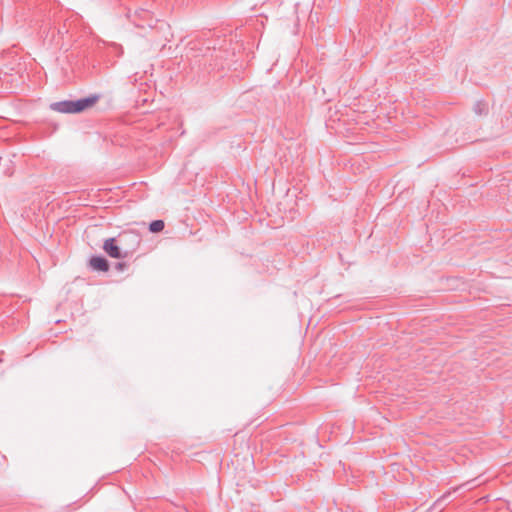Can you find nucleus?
Returning a JSON list of instances; mask_svg holds the SVG:
<instances>
[{
	"label": "nucleus",
	"mask_w": 512,
	"mask_h": 512,
	"mask_svg": "<svg viewBox=\"0 0 512 512\" xmlns=\"http://www.w3.org/2000/svg\"><path fill=\"white\" fill-rule=\"evenodd\" d=\"M101 98L100 94H90L75 100H62L50 104L52 111L62 114H80L92 108Z\"/></svg>",
	"instance_id": "1"
},
{
	"label": "nucleus",
	"mask_w": 512,
	"mask_h": 512,
	"mask_svg": "<svg viewBox=\"0 0 512 512\" xmlns=\"http://www.w3.org/2000/svg\"><path fill=\"white\" fill-rule=\"evenodd\" d=\"M119 238L116 239L114 237L108 238L103 243V250L105 253L111 258L115 259H123L131 255L130 249H124V247L119 243Z\"/></svg>",
	"instance_id": "2"
},
{
	"label": "nucleus",
	"mask_w": 512,
	"mask_h": 512,
	"mask_svg": "<svg viewBox=\"0 0 512 512\" xmlns=\"http://www.w3.org/2000/svg\"><path fill=\"white\" fill-rule=\"evenodd\" d=\"M119 243L124 247V249H130L132 254L139 247L141 237L134 231L123 232L119 235Z\"/></svg>",
	"instance_id": "3"
},
{
	"label": "nucleus",
	"mask_w": 512,
	"mask_h": 512,
	"mask_svg": "<svg viewBox=\"0 0 512 512\" xmlns=\"http://www.w3.org/2000/svg\"><path fill=\"white\" fill-rule=\"evenodd\" d=\"M88 265L92 271L97 272H108L110 269L109 261L103 255H92Z\"/></svg>",
	"instance_id": "4"
},
{
	"label": "nucleus",
	"mask_w": 512,
	"mask_h": 512,
	"mask_svg": "<svg viewBox=\"0 0 512 512\" xmlns=\"http://www.w3.org/2000/svg\"><path fill=\"white\" fill-rule=\"evenodd\" d=\"M165 227V223L161 219L153 220L149 223L148 230L151 233H159L161 232Z\"/></svg>",
	"instance_id": "5"
},
{
	"label": "nucleus",
	"mask_w": 512,
	"mask_h": 512,
	"mask_svg": "<svg viewBox=\"0 0 512 512\" xmlns=\"http://www.w3.org/2000/svg\"><path fill=\"white\" fill-rule=\"evenodd\" d=\"M473 111L477 115H486L488 113V104L485 101H477L473 106Z\"/></svg>",
	"instance_id": "6"
},
{
	"label": "nucleus",
	"mask_w": 512,
	"mask_h": 512,
	"mask_svg": "<svg viewBox=\"0 0 512 512\" xmlns=\"http://www.w3.org/2000/svg\"><path fill=\"white\" fill-rule=\"evenodd\" d=\"M55 31L57 32V35L59 37H63V35H65V34H67L69 32V30L66 28L65 24L62 25V26H59L58 28H56V27L53 28V31H52L53 38L55 37L54 36Z\"/></svg>",
	"instance_id": "7"
},
{
	"label": "nucleus",
	"mask_w": 512,
	"mask_h": 512,
	"mask_svg": "<svg viewBox=\"0 0 512 512\" xmlns=\"http://www.w3.org/2000/svg\"><path fill=\"white\" fill-rule=\"evenodd\" d=\"M135 14L141 18V19H146L148 17H150V13L147 11V10H144V9H140V10H137L135 12Z\"/></svg>",
	"instance_id": "8"
},
{
	"label": "nucleus",
	"mask_w": 512,
	"mask_h": 512,
	"mask_svg": "<svg viewBox=\"0 0 512 512\" xmlns=\"http://www.w3.org/2000/svg\"><path fill=\"white\" fill-rule=\"evenodd\" d=\"M451 495V492H447L445 493L444 495H442V497H440L436 502H435V505H441L442 502H444L446 499H448Z\"/></svg>",
	"instance_id": "9"
},
{
	"label": "nucleus",
	"mask_w": 512,
	"mask_h": 512,
	"mask_svg": "<svg viewBox=\"0 0 512 512\" xmlns=\"http://www.w3.org/2000/svg\"><path fill=\"white\" fill-rule=\"evenodd\" d=\"M115 268L118 271H124L127 268V263L126 262H117L115 265Z\"/></svg>",
	"instance_id": "10"
},
{
	"label": "nucleus",
	"mask_w": 512,
	"mask_h": 512,
	"mask_svg": "<svg viewBox=\"0 0 512 512\" xmlns=\"http://www.w3.org/2000/svg\"><path fill=\"white\" fill-rule=\"evenodd\" d=\"M13 68H9L8 66H5L4 68L0 69L1 73H4L5 76L10 75V71H12Z\"/></svg>",
	"instance_id": "11"
}]
</instances>
